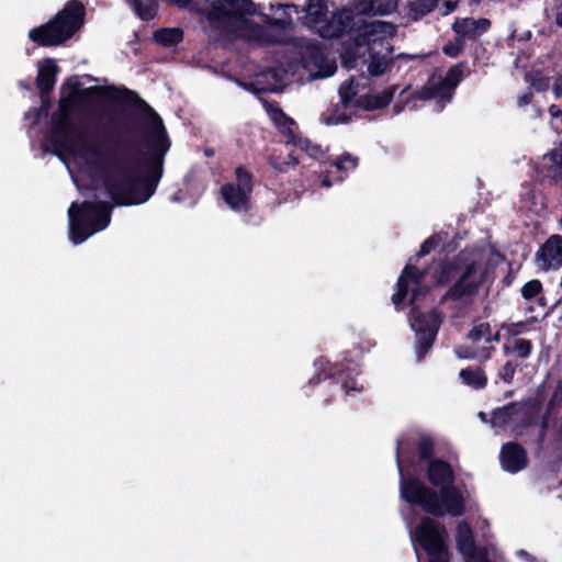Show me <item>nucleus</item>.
Segmentation results:
<instances>
[{
  "instance_id": "nucleus-3",
  "label": "nucleus",
  "mask_w": 562,
  "mask_h": 562,
  "mask_svg": "<svg viewBox=\"0 0 562 562\" xmlns=\"http://www.w3.org/2000/svg\"><path fill=\"white\" fill-rule=\"evenodd\" d=\"M491 249H465L453 262L439 263L431 268L436 284H442L458 276L454 285L447 292V297L470 299L488 281Z\"/></svg>"
},
{
  "instance_id": "nucleus-11",
  "label": "nucleus",
  "mask_w": 562,
  "mask_h": 562,
  "mask_svg": "<svg viewBox=\"0 0 562 562\" xmlns=\"http://www.w3.org/2000/svg\"><path fill=\"white\" fill-rule=\"evenodd\" d=\"M235 175V181L223 186L221 193L225 203L233 211L244 212L250 206L251 178L241 168H238Z\"/></svg>"
},
{
  "instance_id": "nucleus-30",
  "label": "nucleus",
  "mask_w": 562,
  "mask_h": 562,
  "mask_svg": "<svg viewBox=\"0 0 562 562\" xmlns=\"http://www.w3.org/2000/svg\"><path fill=\"white\" fill-rule=\"evenodd\" d=\"M540 291L541 283L538 280H531L527 282L521 289L522 296L527 300L535 297L539 294Z\"/></svg>"
},
{
  "instance_id": "nucleus-10",
  "label": "nucleus",
  "mask_w": 562,
  "mask_h": 562,
  "mask_svg": "<svg viewBox=\"0 0 562 562\" xmlns=\"http://www.w3.org/2000/svg\"><path fill=\"white\" fill-rule=\"evenodd\" d=\"M462 77V70L459 67H452L445 78L432 76L428 85L418 93L423 100H434L442 109L450 102L453 91Z\"/></svg>"
},
{
  "instance_id": "nucleus-41",
  "label": "nucleus",
  "mask_w": 562,
  "mask_h": 562,
  "mask_svg": "<svg viewBox=\"0 0 562 562\" xmlns=\"http://www.w3.org/2000/svg\"><path fill=\"white\" fill-rule=\"evenodd\" d=\"M419 451L423 458L429 457L431 452V443L428 440L422 441Z\"/></svg>"
},
{
  "instance_id": "nucleus-23",
  "label": "nucleus",
  "mask_w": 562,
  "mask_h": 562,
  "mask_svg": "<svg viewBox=\"0 0 562 562\" xmlns=\"http://www.w3.org/2000/svg\"><path fill=\"white\" fill-rule=\"evenodd\" d=\"M459 376L464 384L474 389L483 387L486 384V378L481 370H461Z\"/></svg>"
},
{
  "instance_id": "nucleus-24",
  "label": "nucleus",
  "mask_w": 562,
  "mask_h": 562,
  "mask_svg": "<svg viewBox=\"0 0 562 562\" xmlns=\"http://www.w3.org/2000/svg\"><path fill=\"white\" fill-rule=\"evenodd\" d=\"M438 1L439 0H418L412 2L411 10L414 14V18L417 19L432 11L437 7Z\"/></svg>"
},
{
  "instance_id": "nucleus-19",
  "label": "nucleus",
  "mask_w": 562,
  "mask_h": 562,
  "mask_svg": "<svg viewBox=\"0 0 562 562\" xmlns=\"http://www.w3.org/2000/svg\"><path fill=\"white\" fill-rule=\"evenodd\" d=\"M503 351L506 356L527 358L531 351V344L529 340L522 338L507 339L504 342Z\"/></svg>"
},
{
  "instance_id": "nucleus-48",
  "label": "nucleus",
  "mask_w": 562,
  "mask_h": 562,
  "mask_svg": "<svg viewBox=\"0 0 562 562\" xmlns=\"http://www.w3.org/2000/svg\"><path fill=\"white\" fill-rule=\"evenodd\" d=\"M323 186H324V187H329V186H330V182H329L327 179H324V180H323Z\"/></svg>"
},
{
  "instance_id": "nucleus-13",
  "label": "nucleus",
  "mask_w": 562,
  "mask_h": 562,
  "mask_svg": "<svg viewBox=\"0 0 562 562\" xmlns=\"http://www.w3.org/2000/svg\"><path fill=\"white\" fill-rule=\"evenodd\" d=\"M536 261L541 270L558 269L562 265V237L552 235L538 250Z\"/></svg>"
},
{
  "instance_id": "nucleus-50",
  "label": "nucleus",
  "mask_w": 562,
  "mask_h": 562,
  "mask_svg": "<svg viewBox=\"0 0 562 562\" xmlns=\"http://www.w3.org/2000/svg\"><path fill=\"white\" fill-rule=\"evenodd\" d=\"M480 417H481L482 419H484V414H483V413H480Z\"/></svg>"
},
{
  "instance_id": "nucleus-2",
  "label": "nucleus",
  "mask_w": 562,
  "mask_h": 562,
  "mask_svg": "<svg viewBox=\"0 0 562 562\" xmlns=\"http://www.w3.org/2000/svg\"><path fill=\"white\" fill-rule=\"evenodd\" d=\"M400 472L401 497L407 503L420 505L435 516H461L464 513V498L457 488L451 487L453 472L448 463L435 460L428 467V479L440 490V495L431 492L417 479L405 480L401 470Z\"/></svg>"
},
{
  "instance_id": "nucleus-1",
  "label": "nucleus",
  "mask_w": 562,
  "mask_h": 562,
  "mask_svg": "<svg viewBox=\"0 0 562 562\" xmlns=\"http://www.w3.org/2000/svg\"><path fill=\"white\" fill-rule=\"evenodd\" d=\"M99 87L82 88L69 78L60 88L59 108L53 115V142L67 155L66 166L81 190L70 165L80 170L103 171L108 195L119 205L146 202L155 192L162 173L164 157L170 148L160 116L147 109L144 120L143 148L146 162L143 171L114 164L116 126L112 119L89 114V104L101 95Z\"/></svg>"
},
{
  "instance_id": "nucleus-36",
  "label": "nucleus",
  "mask_w": 562,
  "mask_h": 562,
  "mask_svg": "<svg viewBox=\"0 0 562 562\" xmlns=\"http://www.w3.org/2000/svg\"><path fill=\"white\" fill-rule=\"evenodd\" d=\"M515 372H516V366H514L512 362H507L499 371V378L505 383H510L513 381Z\"/></svg>"
},
{
  "instance_id": "nucleus-9",
  "label": "nucleus",
  "mask_w": 562,
  "mask_h": 562,
  "mask_svg": "<svg viewBox=\"0 0 562 562\" xmlns=\"http://www.w3.org/2000/svg\"><path fill=\"white\" fill-rule=\"evenodd\" d=\"M351 33L357 46L367 45L371 50H376L375 46H379V54L383 50L392 54V47L389 45L387 40L392 38L396 33L394 24L385 21H374L356 27Z\"/></svg>"
},
{
  "instance_id": "nucleus-28",
  "label": "nucleus",
  "mask_w": 562,
  "mask_h": 562,
  "mask_svg": "<svg viewBox=\"0 0 562 562\" xmlns=\"http://www.w3.org/2000/svg\"><path fill=\"white\" fill-rule=\"evenodd\" d=\"M357 165H358V158L350 154H344L335 162L336 169L338 171H342V172H349V171L355 170Z\"/></svg>"
},
{
  "instance_id": "nucleus-33",
  "label": "nucleus",
  "mask_w": 562,
  "mask_h": 562,
  "mask_svg": "<svg viewBox=\"0 0 562 562\" xmlns=\"http://www.w3.org/2000/svg\"><path fill=\"white\" fill-rule=\"evenodd\" d=\"M288 156H289V161L280 160L279 158L272 156L270 159L271 165L276 169L285 171L289 166H294L296 164V158L293 157L292 153H289Z\"/></svg>"
},
{
  "instance_id": "nucleus-46",
  "label": "nucleus",
  "mask_w": 562,
  "mask_h": 562,
  "mask_svg": "<svg viewBox=\"0 0 562 562\" xmlns=\"http://www.w3.org/2000/svg\"><path fill=\"white\" fill-rule=\"evenodd\" d=\"M531 37L530 31H525L521 35L518 36L519 41H528Z\"/></svg>"
},
{
  "instance_id": "nucleus-35",
  "label": "nucleus",
  "mask_w": 562,
  "mask_h": 562,
  "mask_svg": "<svg viewBox=\"0 0 562 562\" xmlns=\"http://www.w3.org/2000/svg\"><path fill=\"white\" fill-rule=\"evenodd\" d=\"M527 81L533 87L536 88L537 90H546L549 86V82L546 78L543 77H539L538 74L536 75H532V74H529L527 75Z\"/></svg>"
},
{
  "instance_id": "nucleus-6",
  "label": "nucleus",
  "mask_w": 562,
  "mask_h": 562,
  "mask_svg": "<svg viewBox=\"0 0 562 562\" xmlns=\"http://www.w3.org/2000/svg\"><path fill=\"white\" fill-rule=\"evenodd\" d=\"M69 239L79 245L95 233L108 227L111 207L104 201L85 202L80 206L72 202L68 209Z\"/></svg>"
},
{
  "instance_id": "nucleus-20",
  "label": "nucleus",
  "mask_w": 562,
  "mask_h": 562,
  "mask_svg": "<svg viewBox=\"0 0 562 562\" xmlns=\"http://www.w3.org/2000/svg\"><path fill=\"white\" fill-rule=\"evenodd\" d=\"M395 90H396V87L392 86L379 94L367 95L364 98V100L362 102H360V104L367 110L384 108L391 102V100L395 93Z\"/></svg>"
},
{
  "instance_id": "nucleus-44",
  "label": "nucleus",
  "mask_w": 562,
  "mask_h": 562,
  "mask_svg": "<svg viewBox=\"0 0 562 562\" xmlns=\"http://www.w3.org/2000/svg\"><path fill=\"white\" fill-rule=\"evenodd\" d=\"M555 22L558 25L562 26V3L555 9Z\"/></svg>"
},
{
  "instance_id": "nucleus-47",
  "label": "nucleus",
  "mask_w": 562,
  "mask_h": 562,
  "mask_svg": "<svg viewBox=\"0 0 562 562\" xmlns=\"http://www.w3.org/2000/svg\"><path fill=\"white\" fill-rule=\"evenodd\" d=\"M529 99H530V97H529L528 94H525V95H522V97L520 98V101H519V102H520L521 104H527V103L529 102Z\"/></svg>"
},
{
  "instance_id": "nucleus-29",
  "label": "nucleus",
  "mask_w": 562,
  "mask_h": 562,
  "mask_svg": "<svg viewBox=\"0 0 562 562\" xmlns=\"http://www.w3.org/2000/svg\"><path fill=\"white\" fill-rule=\"evenodd\" d=\"M321 61L322 65H319V69L316 72H311V77L313 79L329 77L334 75L337 69V66L334 61Z\"/></svg>"
},
{
  "instance_id": "nucleus-12",
  "label": "nucleus",
  "mask_w": 562,
  "mask_h": 562,
  "mask_svg": "<svg viewBox=\"0 0 562 562\" xmlns=\"http://www.w3.org/2000/svg\"><path fill=\"white\" fill-rule=\"evenodd\" d=\"M458 552L462 555L463 562H490L482 549L474 543L473 532L470 525L459 521L454 535Z\"/></svg>"
},
{
  "instance_id": "nucleus-38",
  "label": "nucleus",
  "mask_w": 562,
  "mask_h": 562,
  "mask_svg": "<svg viewBox=\"0 0 562 562\" xmlns=\"http://www.w3.org/2000/svg\"><path fill=\"white\" fill-rule=\"evenodd\" d=\"M438 244L436 237H430L429 239L425 240L423 245L420 246V250L417 254L418 257L425 256L430 252V250Z\"/></svg>"
},
{
  "instance_id": "nucleus-18",
  "label": "nucleus",
  "mask_w": 562,
  "mask_h": 562,
  "mask_svg": "<svg viewBox=\"0 0 562 562\" xmlns=\"http://www.w3.org/2000/svg\"><path fill=\"white\" fill-rule=\"evenodd\" d=\"M266 111L276 126L285 134L291 142L295 140V122L288 117L277 105L267 104Z\"/></svg>"
},
{
  "instance_id": "nucleus-7",
  "label": "nucleus",
  "mask_w": 562,
  "mask_h": 562,
  "mask_svg": "<svg viewBox=\"0 0 562 562\" xmlns=\"http://www.w3.org/2000/svg\"><path fill=\"white\" fill-rule=\"evenodd\" d=\"M524 324H503L499 329L493 330L488 323L481 322L472 326L463 344L456 348V353L463 359L486 360L494 349V344L501 339V330L508 335H517L522 331Z\"/></svg>"
},
{
  "instance_id": "nucleus-25",
  "label": "nucleus",
  "mask_w": 562,
  "mask_h": 562,
  "mask_svg": "<svg viewBox=\"0 0 562 562\" xmlns=\"http://www.w3.org/2000/svg\"><path fill=\"white\" fill-rule=\"evenodd\" d=\"M339 94L345 106L351 103L353 97L357 94V86L355 80L350 79L345 81L339 88Z\"/></svg>"
},
{
  "instance_id": "nucleus-49",
  "label": "nucleus",
  "mask_w": 562,
  "mask_h": 562,
  "mask_svg": "<svg viewBox=\"0 0 562 562\" xmlns=\"http://www.w3.org/2000/svg\"><path fill=\"white\" fill-rule=\"evenodd\" d=\"M34 114H35V119H37L40 115V112L35 111Z\"/></svg>"
},
{
  "instance_id": "nucleus-15",
  "label": "nucleus",
  "mask_w": 562,
  "mask_h": 562,
  "mask_svg": "<svg viewBox=\"0 0 562 562\" xmlns=\"http://www.w3.org/2000/svg\"><path fill=\"white\" fill-rule=\"evenodd\" d=\"M340 12H348L351 18L344 19V33L352 32L356 27L364 24L363 18L375 16L372 0H353L350 5Z\"/></svg>"
},
{
  "instance_id": "nucleus-27",
  "label": "nucleus",
  "mask_w": 562,
  "mask_h": 562,
  "mask_svg": "<svg viewBox=\"0 0 562 562\" xmlns=\"http://www.w3.org/2000/svg\"><path fill=\"white\" fill-rule=\"evenodd\" d=\"M374 4V14L376 15H387L394 12L397 8L396 0H372Z\"/></svg>"
},
{
  "instance_id": "nucleus-40",
  "label": "nucleus",
  "mask_w": 562,
  "mask_h": 562,
  "mask_svg": "<svg viewBox=\"0 0 562 562\" xmlns=\"http://www.w3.org/2000/svg\"><path fill=\"white\" fill-rule=\"evenodd\" d=\"M550 157L554 165L562 167V145L555 148Z\"/></svg>"
},
{
  "instance_id": "nucleus-34",
  "label": "nucleus",
  "mask_w": 562,
  "mask_h": 562,
  "mask_svg": "<svg viewBox=\"0 0 562 562\" xmlns=\"http://www.w3.org/2000/svg\"><path fill=\"white\" fill-rule=\"evenodd\" d=\"M315 367L317 370H321L323 375L326 378V376H331L334 374H336V368L334 364H331L329 361L325 360V359H319L315 362Z\"/></svg>"
},
{
  "instance_id": "nucleus-17",
  "label": "nucleus",
  "mask_w": 562,
  "mask_h": 562,
  "mask_svg": "<svg viewBox=\"0 0 562 562\" xmlns=\"http://www.w3.org/2000/svg\"><path fill=\"white\" fill-rule=\"evenodd\" d=\"M499 458L503 469L512 473L520 471L527 463L525 451L516 443L505 445Z\"/></svg>"
},
{
  "instance_id": "nucleus-21",
  "label": "nucleus",
  "mask_w": 562,
  "mask_h": 562,
  "mask_svg": "<svg viewBox=\"0 0 562 562\" xmlns=\"http://www.w3.org/2000/svg\"><path fill=\"white\" fill-rule=\"evenodd\" d=\"M391 54L383 50L379 54V50H371V59L368 65V71L372 76H379L385 72L389 67Z\"/></svg>"
},
{
  "instance_id": "nucleus-5",
  "label": "nucleus",
  "mask_w": 562,
  "mask_h": 562,
  "mask_svg": "<svg viewBox=\"0 0 562 562\" xmlns=\"http://www.w3.org/2000/svg\"><path fill=\"white\" fill-rule=\"evenodd\" d=\"M83 22V5L71 0L47 24L31 30L29 37L41 46H57L79 31Z\"/></svg>"
},
{
  "instance_id": "nucleus-16",
  "label": "nucleus",
  "mask_w": 562,
  "mask_h": 562,
  "mask_svg": "<svg viewBox=\"0 0 562 562\" xmlns=\"http://www.w3.org/2000/svg\"><path fill=\"white\" fill-rule=\"evenodd\" d=\"M491 26V22L487 19H461L457 20L453 24V31L457 35L462 38H476L484 34Z\"/></svg>"
},
{
  "instance_id": "nucleus-37",
  "label": "nucleus",
  "mask_w": 562,
  "mask_h": 562,
  "mask_svg": "<svg viewBox=\"0 0 562 562\" xmlns=\"http://www.w3.org/2000/svg\"><path fill=\"white\" fill-rule=\"evenodd\" d=\"M550 116H551V125L554 130L559 131L562 128L561 124H560V116H562V111L555 106V105H552L550 108Z\"/></svg>"
},
{
  "instance_id": "nucleus-26",
  "label": "nucleus",
  "mask_w": 562,
  "mask_h": 562,
  "mask_svg": "<svg viewBox=\"0 0 562 562\" xmlns=\"http://www.w3.org/2000/svg\"><path fill=\"white\" fill-rule=\"evenodd\" d=\"M515 408L512 406L504 407L503 409H499L494 413L493 415V425L494 426H503L510 424L516 418L514 417Z\"/></svg>"
},
{
  "instance_id": "nucleus-22",
  "label": "nucleus",
  "mask_w": 562,
  "mask_h": 562,
  "mask_svg": "<svg viewBox=\"0 0 562 562\" xmlns=\"http://www.w3.org/2000/svg\"><path fill=\"white\" fill-rule=\"evenodd\" d=\"M155 41L166 47L173 46L182 40V31L180 29H162L154 34Z\"/></svg>"
},
{
  "instance_id": "nucleus-32",
  "label": "nucleus",
  "mask_w": 562,
  "mask_h": 562,
  "mask_svg": "<svg viewBox=\"0 0 562 562\" xmlns=\"http://www.w3.org/2000/svg\"><path fill=\"white\" fill-rule=\"evenodd\" d=\"M342 387L346 394L350 395L351 393L361 392L364 385L362 382H359L357 378L350 376L344 381Z\"/></svg>"
},
{
  "instance_id": "nucleus-42",
  "label": "nucleus",
  "mask_w": 562,
  "mask_h": 562,
  "mask_svg": "<svg viewBox=\"0 0 562 562\" xmlns=\"http://www.w3.org/2000/svg\"><path fill=\"white\" fill-rule=\"evenodd\" d=\"M553 92L557 97L562 95V74L558 77L553 85Z\"/></svg>"
},
{
  "instance_id": "nucleus-8",
  "label": "nucleus",
  "mask_w": 562,
  "mask_h": 562,
  "mask_svg": "<svg viewBox=\"0 0 562 562\" xmlns=\"http://www.w3.org/2000/svg\"><path fill=\"white\" fill-rule=\"evenodd\" d=\"M409 527L411 539L415 548H422L428 562H450L448 532L438 520L424 517L415 527Z\"/></svg>"
},
{
  "instance_id": "nucleus-51",
  "label": "nucleus",
  "mask_w": 562,
  "mask_h": 562,
  "mask_svg": "<svg viewBox=\"0 0 562 562\" xmlns=\"http://www.w3.org/2000/svg\"><path fill=\"white\" fill-rule=\"evenodd\" d=\"M561 224H562V216H561Z\"/></svg>"
},
{
  "instance_id": "nucleus-45",
  "label": "nucleus",
  "mask_w": 562,
  "mask_h": 562,
  "mask_svg": "<svg viewBox=\"0 0 562 562\" xmlns=\"http://www.w3.org/2000/svg\"><path fill=\"white\" fill-rule=\"evenodd\" d=\"M443 52L449 56H457L458 48L451 47V46H445Z\"/></svg>"
},
{
  "instance_id": "nucleus-43",
  "label": "nucleus",
  "mask_w": 562,
  "mask_h": 562,
  "mask_svg": "<svg viewBox=\"0 0 562 562\" xmlns=\"http://www.w3.org/2000/svg\"><path fill=\"white\" fill-rule=\"evenodd\" d=\"M445 7L446 10L443 11V14L451 13L457 7V0H446Z\"/></svg>"
},
{
  "instance_id": "nucleus-4",
  "label": "nucleus",
  "mask_w": 562,
  "mask_h": 562,
  "mask_svg": "<svg viewBox=\"0 0 562 562\" xmlns=\"http://www.w3.org/2000/svg\"><path fill=\"white\" fill-rule=\"evenodd\" d=\"M429 272H420L412 265H407L397 280V292L393 294L392 302L397 308L403 303L412 306L411 326L418 338V358H422L430 348L440 323L439 316L431 311L428 314H416L420 301L427 294L425 280Z\"/></svg>"
},
{
  "instance_id": "nucleus-39",
  "label": "nucleus",
  "mask_w": 562,
  "mask_h": 562,
  "mask_svg": "<svg viewBox=\"0 0 562 562\" xmlns=\"http://www.w3.org/2000/svg\"><path fill=\"white\" fill-rule=\"evenodd\" d=\"M348 119L346 116L340 115H328L323 117V122L327 125H336V124H342L346 123Z\"/></svg>"
},
{
  "instance_id": "nucleus-31",
  "label": "nucleus",
  "mask_w": 562,
  "mask_h": 562,
  "mask_svg": "<svg viewBox=\"0 0 562 562\" xmlns=\"http://www.w3.org/2000/svg\"><path fill=\"white\" fill-rule=\"evenodd\" d=\"M297 147L302 151H305L308 156L316 158L322 154V149L319 146L312 144L307 139H299Z\"/></svg>"
},
{
  "instance_id": "nucleus-14",
  "label": "nucleus",
  "mask_w": 562,
  "mask_h": 562,
  "mask_svg": "<svg viewBox=\"0 0 562 562\" xmlns=\"http://www.w3.org/2000/svg\"><path fill=\"white\" fill-rule=\"evenodd\" d=\"M37 88L41 92L43 110L47 113L48 101L46 100V93L54 88L59 68L54 59L48 58L41 60L37 64Z\"/></svg>"
}]
</instances>
